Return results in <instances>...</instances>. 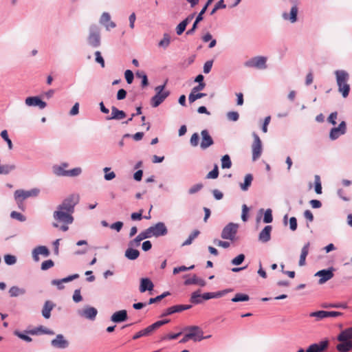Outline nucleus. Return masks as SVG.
<instances>
[{"label":"nucleus","mask_w":352,"mask_h":352,"mask_svg":"<svg viewBox=\"0 0 352 352\" xmlns=\"http://www.w3.org/2000/svg\"><path fill=\"white\" fill-rule=\"evenodd\" d=\"M340 342L336 346L339 352H349L352 350V327L343 329L337 336Z\"/></svg>","instance_id":"f257e3e1"},{"label":"nucleus","mask_w":352,"mask_h":352,"mask_svg":"<svg viewBox=\"0 0 352 352\" xmlns=\"http://www.w3.org/2000/svg\"><path fill=\"white\" fill-rule=\"evenodd\" d=\"M335 75L338 91L343 98H346L349 96L351 89L350 85L348 83L349 74L345 70H336L335 71Z\"/></svg>","instance_id":"f03ea898"},{"label":"nucleus","mask_w":352,"mask_h":352,"mask_svg":"<svg viewBox=\"0 0 352 352\" xmlns=\"http://www.w3.org/2000/svg\"><path fill=\"white\" fill-rule=\"evenodd\" d=\"M185 330H188L189 332L184 335L179 343H186L189 340H192L194 342L202 340L204 331L199 326H189Z\"/></svg>","instance_id":"7ed1b4c3"},{"label":"nucleus","mask_w":352,"mask_h":352,"mask_svg":"<svg viewBox=\"0 0 352 352\" xmlns=\"http://www.w3.org/2000/svg\"><path fill=\"white\" fill-rule=\"evenodd\" d=\"M79 202V195L76 194H72L67 197L63 201L57 206V209L66 210L69 212L74 213L75 206Z\"/></svg>","instance_id":"20e7f679"},{"label":"nucleus","mask_w":352,"mask_h":352,"mask_svg":"<svg viewBox=\"0 0 352 352\" xmlns=\"http://www.w3.org/2000/svg\"><path fill=\"white\" fill-rule=\"evenodd\" d=\"M87 43L94 48L100 47L101 44V38L100 29L98 25L94 24L89 27Z\"/></svg>","instance_id":"39448f33"},{"label":"nucleus","mask_w":352,"mask_h":352,"mask_svg":"<svg viewBox=\"0 0 352 352\" xmlns=\"http://www.w3.org/2000/svg\"><path fill=\"white\" fill-rule=\"evenodd\" d=\"M72 214L66 210L56 208V210L53 212V218L58 223L69 225L74 221Z\"/></svg>","instance_id":"423d86ee"},{"label":"nucleus","mask_w":352,"mask_h":352,"mask_svg":"<svg viewBox=\"0 0 352 352\" xmlns=\"http://www.w3.org/2000/svg\"><path fill=\"white\" fill-rule=\"evenodd\" d=\"M239 225L235 223H229L222 230L221 237L223 239L233 241L237 233Z\"/></svg>","instance_id":"0eeeda50"},{"label":"nucleus","mask_w":352,"mask_h":352,"mask_svg":"<svg viewBox=\"0 0 352 352\" xmlns=\"http://www.w3.org/2000/svg\"><path fill=\"white\" fill-rule=\"evenodd\" d=\"M267 58L265 56H255L244 63L246 67L256 68L258 69H265L267 68Z\"/></svg>","instance_id":"6e6552de"},{"label":"nucleus","mask_w":352,"mask_h":352,"mask_svg":"<svg viewBox=\"0 0 352 352\" xmlns=\"http://www.w3.org/2000/svg\"><path fill=\"white\" fill-rule=\"evenodd\" d=\"M39 192L40 190L38 188H32L30 190H16L14 195L15 200L19 204L28 197L38 196Z\"/></svg>","instance_id":"1a4fd4ad"},{"label":"nucleus","mask_w":352,"mask_h":352,"mask_svg":"<svg viewBox=\"0 0 352 352\" xmlns=\"http://www.w3.org/2000/svg\"><path fill=\"white\" fill-rule=\"evenodd\" d=\"M77 314L79 316L94 321L98 314V310L94 307L86 305L82 309H78Z\"/></svg>","instance_id":"9d476101"},{"label":"nucleus","mask_w":352,"mask_h":352,"mask_svg":"<svg viewBox=\"0 0 352 352\" xmlns=\"http://www.w3.org/2000/svg\"><path fill=\"white\" fill-rule=\"evenodd\" d=\"M148 228L152 236L155 238L163 236L168 234V228L164 222H157Z\"/></svg>","instance_id":"9b49d317"},{"label":"nucleus","mask_w":352,"mask_h":352,"mask_svg":"<svg viewBox=\"0 0 352 352\" xmlns=\"http://www.w3.org/2000/svg\"><path fill=\"white\" fill-rule=\"evenodd\" d=\"M254 142L252 145V160H257L261 155L262 153V143L259 136L253 133Z\"/></svg>","instance_id":"f8f14e48"},{"label":"nucleus","mask_w":352,"mask_h":352,"mask_svg":"<svg viewBox=\"0 0 352 352\" xmlns=\"http://www.w3.org/2000/svg\"><path fill=\"white\" fill-rule=\"evenodd\" d=\"M343 314L340 311H323L320 310L314 312H311L309 314V317L311 318H316L317 321L321 320L327 317H338L342 316Z\"/></svg>","instance_id":"ddd939ff"},{"label":"nucleus","mask_w":352,"mask_h":352,"mask_svg":"<svg viewBox=\"0 0 352 352\" xmlns=\"http://www.w3.org/2000/svg\"><path fill=\"white\" fill-rule=\"evenodd\" d=\"M335 269L333 267L318 271L315 276L320 277L318 283L322 285L333 277Z\"/></svg>","instance_id":"4468645a"},{"label":"nucleus","mask_w":352,"mask_h":352,"mask_svg":"<svg viewBox=\"0 0 352 352\" xmlns=\"http://www.w3.org/2000/svg\"><path fill=\"white\" fill-rule=\"evenodd\" d=\"M212 3H210V1L208 0L206 3V4L204 5V6L202 8V9L201 10V11L199 12V13L198 14V15L197 16L196 19H195V21H194L192 25V28L190 29H189L187 32H186V34L187 35H192L195 33V30H197V27H198V23L199 22H201L203 19H204V16L203 15L206 13L208 6L211 4Z\"/></svg>","instance_id":"2eb2a0df"},{"label":"nucleus","mask_w":352,"mask_h":352,"mask_svg":"<svg viewBox=\"0 0 352 352\" xmlns=\"http://www.w3.org/2000/svg\"><path fill=\"white\" fill-rule=\"evenodd\" d=\"M51 345L55 349H65L69 347V342L63 334H57L53 340H51Z\"/></svg>","instance_id":"dca6fc26"},{"label":"nucleus","mask_w":352,"mask_h":352,"mask_svg":"<svg viewBox=\"0 0 352 352\" xmlns=\"http://www.w3.org/2000/svg\"><path fill=\"white\" fill-rule=\"evenodd\" d=\"M329 340L325 338L318 343H314L308 346L307 352H324L329 347Z\"/></svg>","instance_id":"f3484780"},{"label":"nucleus","mask_w":352,"mask_h":352,"mask_svg":"<svg viewBox=\"0 0 352 352\" xmlns=\"http://www.w3.org/2000/svg\"><path fill=\"white\" fill-rule=\"evenodd\" d=\"M346 132V124L344 121H342L338 127H333L329 133V138L332 140L338 139L341 135L345 134Z\"/></svg>","instance_id":"a211bd4d"},{"label":"nucleus","mask_w":352,"mask_h":352,"mask_svg":"<svg viewBox=\"0 0 352 352\" xmlns=\"http://www.w3.org/2000/svg\"><path fill=\"white\" fill-rule=\"evenodd\" d=\"M25 103L28 107H38L43 109L47 107V103L43 101L39 96H29L25 98Z\"/></svg>","instance_id":"6ab92c4d"},{"label":"nucleus","mask_w":352,"mask_h":352,"mask_svg":"<svg viewBox=\"0 0 352 352\" xmlns=\"http://www.w3.org/2000/svg\"><path fill=\"white\" fill-rule=\"evenodd\" d=\"M201 141L200 143V148L202 150H206L214 144V140L208 130H202L201 132Z\"/></svg>","instance_id":"aec40b11"},{"label":"nucleus","mask_w":352,"mask_h":352,"mask_svg":"<svg viewBox=\"0 0 352 352\" xmlns=\"http://www.w3.org/2000/svg\"><path fill=\"white\" fill-rule=\"evenodd\" d=\"M169 91H165L164 93H155V94L151 98V105L153 108L160 106L167 97L170 95Z\"/></svg>","instance_id":"412c9836"},{"label":"nucleus","mask_w":352,"mask_h":352,"mask_svg":"<svg viewBox=\"0 0 352 352\" xmlns=\"http://www.w3.org/2000/svg\"><path fill=\"white\" fill-rule=\"evenodd\" d=\"M299 2H296V3H291L292 5L289 14L286 12L283 13L282 16L285 20H289L291 23H294L298 20V5Z\"/></svg>","instance_id":"4be33fe9"},{"label":"nucleus","mask_w":352,"mask_h":352,"mask_svg":"<svg viewBox=\"0 0 352 352\" xmlns=\"http://www.w3.org/2000/svg\"><path fill=\"white\" fill-rule=\"evenodd\" d=\"M128 320L127 311L125 309H122L113 313L111 316V321L114 323H120L125 322Z\"/></svg>","instance_id":"5701e85b"},{"label":"nucleus","mask_w":352,"mask_h":352,"mask_svg":"<svg viewBox=\"0 0 352 352\" xmlns=\"http://www.w3.org/2000/svg\"><path fill=\"white\" fill-rule=\"evenodd\" d=\"M154 284L149 278H142L140 280V292L144 293L146 291L151 292L153 290Z\"/></svg>","instance_id":"b1692460"},{"label":"nucleus","mask_w":352,"mask_h":352,"mask_svg":"<svg viewBox=\"0 0 352 352\" xmlns=\"http://www.w3.org/2000/svg\"><path fill=\"white\" fill-rule=\"evenodd\" d=\"M126 116V113L124 111L118 109L115 106H112L111 116H107L106 118V120H121L125 118Z\"/></svg>","instance_id":"393cba45"},{"label":"nucleus","mask_w":352,"mask_h":352,"mask_svg":"<svg viewBox=\"0 0 352 352\" xmlns=\"http://www.w3.org/2000/svg\"><path fill=\"white\" fill-rule=\"evenodd\" d=\"M272 226H266L258 234V240L262 243H267L271 239Z\"/></svg>","instance_id":"a878e982"},{"label":"nucleus","mask_w":352,"mask_h":352,"mask_svg":"<svg viewBox=\"0 0 352 352\" xmlns=\"http://www.w3.org/2000/svg\"><path fill=\"white\" fill-rule=\"evenodd\" d=\"M56 305L51 300H46L43 306L42 316L45 319H49L51 316V311L55 307Z\"/></svg>","instance_id":"bb28decb"},{"label":"nucleus","mask_w":352,"mask_h":352,"mask_svg":"<svg viewBox=\"0 0 352 352\" xmlns=\"http://www.w3.org/2000/svg\"><path fill=\"white\" fill-rule=\"evenodd\" d=\"M229 291H231V289H225L217 292H207L201 294V296L204 300H208L212 298H221Z\"/></svg>","instance_id":"cd10ccee"},{"label":"nucleus","mask_w":352,"mask_h":352,"mask_svg":"<svg viewBox=\"0 0 352 352\" xmlns=\"http://www.w3.org/2000/svg\"><path fill=\"white\" fill-rule=\"evenodd\" d=\"M184 285H199L201 287H204L206 285V282L204 279L200 278L197 277V275L194 274L192 278H187L185 280Z\"/></svg>","instance_id":"c85d7f7f"},{"label":"nucleus","mask_w":352,"mask_h":352,"mask_svg":"<svg viewBox=\"0 0 352 352\" xmlns=\"http://www.w3.org/2000/svg\"><path fill=\"white\" fill-rule=\"evenodd\" d=\"M8 293L10 297L16 298L25 295L26 294V289L14 285L10 288Z\"/></svg>","instance_id":"c756f323"},{"label":"nucleus","mask_w":352,"mask_h":352,"mask_svg":"<svg viewBox=\"0 0 352 352\" xmlns=\"http://www.w3.org/2000/svg\"><path fill=\"white\" fill-rule=\"evenodd\" d=\"M124 256L129 260L134 261L139 257L140 252L134 248L129 246L124 252Z\"/></svg>","instance_id":"7c9ffc66"},{"label":"nucleus","mask_w":352,"mask_h":352,"mask_svg":"<svg viewBox=\"0 0 352 352\" xmlns=\"http://www.w3.org/2000/svg\"><path fill=\"white\" fill-rule=\"evenodd\" d=\"M204 299L202 298V296L201 294V290L197 289V291L192 292L191 294L190 298V302L194 305L201 304L203 302Z\"/></svg>","instance_id":"2f4dec72"},{"label":"nucleus","mask_w":352,"mask_h":352,"mask_svg":"<svg viewBox=\"0 0 352 352\" xmlns=\"http://www.w3.org/2000/svg\"><path fill=\"white\" fill-rule=\"evenodd\" d=\"M309 245L310 244L309 242L307 243L306 244L304 245V246L302 247V248L301 250V254L300 256V259H299V263H298L300 266H303L305 265L306 257L309 253Z\"/></svg>","instance_id":"473e14b6"},{"label":"nucleus","mask_w":352,"mask_h":352,"mask_svg":"<svg viewBox=\"0 0 352 352\" xmlns=\"http://www.w3.org/2000/svg\"><path fill=\"white\" fill-rule=\"evenodd\" d=\"M253 181V175L250 173L245 175L243 183L240 184L241 189L243 191H247L250 187Z\"/></svg>","instance_id":"72a5a7b5"},{"label":"nucleus","mask_w":352,"mask_h":352,"mask_svg":"<svg viewBox=\"0 0 352 352\" xmlns=\"http://www.w3.org/2000/svg\"><path fill=\"white\" fill-rule=\"evenodd\" d=\"M321 307L322 308H324V309H330V308L346 309L347 308V305H346V303H342V302H339V303H328V302H324V303H322L321 305Z\"/></svg>","instance_id":"f704fd0d"},{"label":"nucleus","mask_w":352,"mask_h":352,"mask_svg":"<svg viewBox=\"0 0 352 352\" xmlns=\"http://www.w3.org/2000/svg\"><path fill=\"white\" fill-rule=\"evenodd\" d=\"M200 234V232L198 230H194L188 237V239L183 242L182 244V247L190 245L192 244L193 240L196 239L199 234Z\"/></svg>","instance_id":"c9c22d12"},{"label":"nucleus","mask_w":352,"mask_h":352,"mask_svg":"<svg viewBox=\"0 0 352 352\" xmlns=\"http://www.w3.org/2000/svg\"><path fill=\"white\" fill-rule=\"evenodd\" d=\"M250 300V296L246 294L243 293H237L234 295V296L231 299L233 302H245L248 301Z\"/></svg>","instance_id":"e433bc0d"},{"label":"nucleus","mask_w":352,"mask_h":352,"mask_svg":"<svg viewBox=\"0 0 352 352\" xmlns=\"http://www.w3.org/2000/svg\"><path fill=\"white\" fill-rule=\"evenodd\" d=\"M135 75H136L137 78H139L142 79V82H141L142 87L144 88V87H147L148 85V77H147V75L146 74V73L144 72H143V71H138L135 73Z\"/></svg>","instance_id":"4c0bfd02"},{"label":"nucleus","mask_w":352,"mask_h":352,"mask_svg":"<svg viewBox=\"0 0 352 352\" xmlns=\"http://www.w3.org/2000/svg\"><path fill=\"white\" fill-rule=\"evenodd\" d=\"M171 309L173 314L179 313L184 310L190 309L192 307L191 305H176L171 306Z\"/></svg>","instance_id":"58836bf2"},{"label":"nucleus","mask_w":352,"mask_h":352,"mask_svg":"<svg viewBox=\"0 0 352 352\" xmlns=\"http://www.w3.org/2000/svg\"><path fill=\"white\" fill-rule=\"evenodd\" d=\"M221 168H230L232 166V161L230 159V157L229 155L226 154L222 156L221 159Z\"/></svg>","instance_id":"ea45409f"},{"label":"nucleus","mask_w":352,"mask_h":352,"mask_svg":"<svg viewBox=\"0 0 352 352\" xmlns=\"http://www.w3.org/2000/svg\"><path fill=\"white\" fill-rule=\"evenodd\" d=\"M16 168L14 164L0 165V175H8Z\"/></svg>","instance_id":"a19ab883"},{"label":"nucleus","mask_w":352,"mask_h":352,"mask_svg":"<svg viewBox=\"0 0 352 352\" xmlns=\"http://www.w3.org/2000/svg\"><path fill=\"white\" fill-rule=\"evenodd\" d=\"M170 43V36L168 34L165 33L163 35V38L159 42L158 46L164 49L167 48Z\"/></svg>","instance_id":"79ce46f5"},{"label":"nucleus","mask_w":352,"mask_h":352,"mask_svg":"<svg viewBox=\"0 0 352 352\" xmlns=\"http://www.w3.org/2000/svg\"><path fill=\"white\" fill-rule=\"evenodd\" d=\"M206 96V94L205 93H197V92H192L191 91L190 94L188 96V100L190 103L194 102L195 100L204 98Z\"/></svg>","instance_id":"37998d69"},{"label":"nucleus","mask_w":352,"mask_h":352,"mask_svg":"<svg viewBox=\"0 0 352 352\" xmlns=\"http://www.w3.org/2000/svg\"><path fill=\"white\" fill-rule=\"evenodd\" d=\"M82 173V168L80 167H76L73 169L67 170L65 173V175H67V177H74L80 175Z\"/></svg>","instance_id":"c03bdc74"},{"label":"nucleus","mask_w":352,"mask_h":352,"mask_svg":"<svg viewBox=\"0 0 352 352\" xmlns=\"http://www.w3.org/2000/svg\"><path fill=\"white\" fill-rule=\"evenodd\" d=\"M245 256L243 254H240L236 257H234L233 259L231 260V264L233 265L238 266L245 261Z\"/></svg>","instance_id":"a18cd8bd"},{"label":"nucleus","mask_w":352,"mask_h":352,"mask_svg":"<svg viewBox=\"0 0 352 352\" xmlns=\"http://www.w3.org/2000/svg\"><path fill=\"white\" fill-rule=\"evenodd\" d=\"M150 333L146 327L145 329H143L138 332H137L132 338L133 340H138L142 337H148L150 336Z\"/></svg>","instance_id":"49530a36"},{"label":"nucleus","mask_w":352,"mask_h":352,"mask_svg":"<svg viewBox=\"0 0 352 352\" xmlns=\"http://www.w3.org/2000/svg\"><path fill=\"white\" fill-rule=\"evenodd\" d=\"M36 250H37V252L38 254H41L44 256L45 257H47L50 256V250L49 249L44 245H40L34 248Z\"/></svg>","instance_id":"de8ad7c7"},{"label":"nucleus","mask_w":352,"mask_h":352,"mask_svg":"<svg viewBox=\"0 0 352 352\" xmlns=\"http://www.w3.org/2000/svg\"><path fill=\"white\" fill-rule=\"evenodd\" d=\"M265 223H270L273 221L272 210L270 208L267 209L264 213L263 219Z\"/></svg>","instance_id":"09e8293b"},{"label":"nucleus","mask_w":352,"mask_h":352,"mask_svg":"<svg viewBox=\"0 0 352 352\" xmlns=\"http://www.w3.org/2000/svg\"><path fill=\"white\" fill-rule=\"evenodd\" d=\"M219 173L218 166L215 164L213 169L207 174L206 179H217L219 176Z\"/></svg>","instance_id":"8fccbe9b"},{"label":"nucleus","mask_w":352,"mask_h":352,"mask_svg":"<svg viewBox=\"0 0 352 352\" xmlns=\"http://www.w3.org/2000/svg\"><path fill=\"white\" fill-rule=\"evenodd\" d=\"M226 8V5L224 3V0H219L214 6L213 9L210 12V15H213L218 10L224 9Z\"/></svg>","instance_id":"3c124183"},{"label":"nucleus","mask_w":352,"mask_h":352,"mask_svg":"<svg viewBox=\"0 0 352 352\" xmlns=\"http://www.w3.org/2000/svg\"><path fill=\"white\" fill-rule=\"evenodd\" d=\"M53 172L57 176L60 177H67V175H65L67 170H65V168L58 166V165H55L53 166Z\"/></svg>","instance_id":"603ef678"},{"label":"nucleus","mask_w":352,"mask_h":352,"mask_svg":"<svg viewBox=\"0 0 352 352\" xmlns=\"http://www.w3.org/2000/svg\"><path fill=\"white\" fill-rule=\"evenodd\" d=\"M315 179V192L317 194H321L322 193V184L320 182V177L319 175H316L314 177Z\"/></svg>","instance_id":"864d4df0"},{"label":"nucleus","mask_w":352,"mask_h":352,"mask_svg":"<svg viewBox=\"0 0 352 352\" xmlns=\"http://www.w3.org/2000/svg\"><path fill=\"white\" fill-rule=\"evenodd\" d=\"M4 261L8 265H12L16 263V257L12 254H6Z\"/></svg>","instance_id":"5fc2aeb1"},{"label":"nucleus","mask_w":352,"mask_h":352,"mask_svg":"<svg viewBox=\"0 0 352 352\" xmlns=\"http://www.w3.org/2000/svg\"><path fill=\"white\" fill-rule=\"evenodd\" d=\"M10 217L21 222H24L26 220V217L23 214L16 211L11 212Z\"/></svg>","instance_id":"6e6d98bb"},{"label":"nucleus","mask_w":352,"mask_h":352,"mask_svg":"<svg viewBox=\"0 0 352 352\" xmlns=\"http://www.w3.org/2000/svg\"><path fill=\"white\" fill-rule=\"evenodd\" d=\"M14 334L15 336H16L18 338H19L20 339H21L27 342H30L32 340V338H30L29 336H28L18 330L14 331Z\"/></svg>","instance_id":"4d7b16f0"},{"label":"nucleus","mask_w":352,"mask_h":352,"mask_svg":"<svg viewBox=\"0 0 352 352\" xmlns=\"http://www.w3.org/2000/svg\"><path fill=\"white\" fill-rule=\"evenodd\" d=\"M1 137L7 142L8 148L10 149H12V142L8 137V133L6 130H3L1 132Z\"/></svg>","instance_id":"13d9d810"},{"label":"nucleus","mask_w":352,"mask_h":352,"mask_svg":"<svg viewBox=\"0 0 352 352\" xmlns=\"http://www.w3.org/2000/svg\"><path fill=\"white\" fill-rule=\"evenodd\" d=\"M54 265V262L52 260L49 259V260L43 261L41 263V269L43 271H45V270H47L50 268L52 267Z\"/></svg>","instance_id":"bf43d9fd"},{"label":"nucleus","mask_w":352,"mask_h":352,"mask_svg":"<svg viewBox=\"0 0 352 352\" xmlns=\"http://www.w3.org/2000/svg\"><path fill=\"white\" fill-rule=\"evenodd\" d=\"M199 135L197 133H194L190 139V144L192 146L196 147L199 145Z\"/></svg>","instance_id":"052dcab7"},{"label":"nucleus","mask_w":352,"mask_h":352,"mask_svg":"<svg viewBox=\"0 0 352 352\" xmlns=\"http://www.w3.org/2000/svg\"><path fill=\"white\" fill-rule=\"evenodd\" d=\"M203 187H204V186L202 184H201V183L196 184L189 188L188 193L190 195L195 194L197 192H199V190H201L203 188Z\"/></svg>","instance_id":"680f3d73"},{"label":"nucleus","mask_w":352,"mask_h":352,"mask_svg":"<svg viewBox=\"0 0 352 352\" xmlns=\"http://www.w3.org/2000/svg\"><path fill=\"white\" fill-rule=\"evenodd\" d=\"M124 77L128 84H131L134 79V74L130 69H127L124 72Z\"/></svg>","instance_id":"e2e57ef3"},{"label":"nucleus","mask_w":352,"mask_h":352,"mask_svg":"<svg viewBox=\"0 0 352 352\" xmlns=\"http://www.w3.org/2000/svg\"><path fill=\"white\" fill-rule=\"evenodd\" d=\"M138 237L140 240L143 241L144 239L151 238L152 234L151 233V231H149V228L146 229L145 230L141 232L138 235Z\"/></svg>","instance_id":"0e129e2a"},{"label":"nucleus","mask_w":352,"mask_h":352,"mask_svg":"<svg viewBox=\"0 0 352 352\" xmlns=\"http://www.w3.org/2000/svg\"><path fill=\"white\" fill-rule=\"evenodd\" d=\"M144 212L143 209H140L138 212H133L131 214V219L132 221H140L143 218L142 214Z\"/></svg>","instance_id":"69168bd1"},{"label":"nucleus","mask_w":352,"mask_h":352,"mask_svg":"<svg viewBox=\"0 0 352 352\" xmlns=\"http://www.w3.org/2000/svg\"><path fill=\"white\" fill-rule=\"evenodd\" d=\"M187 25L182 21L176 27V33L177 35H182L185 31Z\"/></svg>","instance_id":"338daca9"},{"label":"nucleus","mask_w":352,"mask_h":352,"mask_svg":"<svg viewBox=\"0 0 352 352\" xmlns=\"http://www.w3.org/2000/svg\"><path fill=\"white\" fill-rule=\"evenodd\" d=\"M111 20V16L108 12H103L100 19V23L104 25H105L107 23H109Z\"/></svg>","instance_id":"774afa93"}]
</instances>
